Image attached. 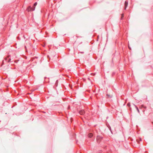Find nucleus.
I'll use <instances>...</instances> for the list:
<instances>
[{
    "label": "nucleus",
    "mask_w": 153,
    "mask_h": 153,
    "mask_svg": "<svg viewBox=\"0 0 153 153\" xmlns=\"http://www.w3.org/2000/svg\"><path fill=\"white\" fill-rule=\"evenodd\" d=\"M103 137L100 136H98L97 137V141L98 143L100 142L101 141Z\"/></svg>",
    "instance_id": "1"
},
{
    "label": "nucleus",
    "mask_w": 153,
    "mask_h": 153,
    "mask_svg": "<svg viewBox=\"0 0 153 153\" xmlns=\"http://www.w3.org/2000/svg\"><path fill=\"white\" fill-rule=\"evenodd\" d=\"M35 7H32L30 6L27 7V10L28 12H30L34 10L35 9Z\"/></svg>",
    "instance_id": "2"
},
{
    "label": "nucleus",
    "mask_w": 153,
    "mask_h": 153,
    "mask_svg": "<svg viewBox=\"0 0 153 153\" xmlns=\"http://www.w3.org/2000/svg\"><path fill=\"white\" fill-rule=\"evenodd\" d=\"M79 113L80 115H83L85 113V112L84 110H80L79 112Z\"/></svg>",
    "instance_id": "3"
},
{
    "label": "nucleus",
    "mask_w": 153,
    "mask_h": 153,
    "mask_svg": "<svg viewBox=\"0 0 153 153\" xmlns=\"http://www.w3.org/2000/svg\"><path fill=\"white\" fill-rule=\"evenodd\" d=\"M9 56H8L5 58V60L8 62H10L11 60L9 58Z\"/></svg>",
    "instance_id": "4"
},
{
    "label": "nucleus",
    "mask_w": 153,
    "mask_h": 153,
    "mask_svg": "<svg viewBox=\"0 0 153 153\" xmlns=\"http://www.w3.org/2000/svg\"><path fill=\"white\" fill-rule=\"evenodd\" d=\"M128 5V1H126L125 3V9L126 10L127 7Z\"/></svg>",
    "instance_id": "5"
},
{
    "label": "nucleus",
    "mask_w": 153,
    "mask_h": 153,
    "mask_svg": "<svg viewBox=\"0 0 153 153\" xmlns=\"http://www.w3.org/2000/svg\"><path fill=\"white\" fill-rule=\"evenodd\" d=\"M89 138H91L93 136V134L92 133H89L88 135Z\"/></svg>",
    "instance_id": "6"
},
{
    "label": "nucleus",
    "mask_w": 153,
    "mask_h": 153,
    "mask_svg": "<svg viewBox=\"0 0 153 153\" xmlns=\"http://www.w3.org/2000/svg\"><path fill=\"white\" fill-rule=\"evenodd\" d=\"M146 108V106H144V105H141L140 107V108Z\"/></svg>",
    "instance_id": "7"
},
{
    "label": "nucleus",
    "mask_w": 153,
    "mask_h": 153,
    "mask_svg": "<svg viewBox=\"0 0 153 153\" xmlns=\"http://www.w3.org/2000/svg\"><path fill=\"white\" fill-rule=\"evenodd\" d=\"M135 108L136 109H137V110L138 111V112L139 113H140V111L139 110L138 108L135 105Z\"/></svg>",
    "instance_id": "8"
},
{
    "label": "nucleus",
    "mask_w": 153,
    "mask_h": 153,
    "mask_svg": "<svg viewBox=\"0 0 153 153\" xmlns=\"http://www.w3.org/2000/svg\"><path fill=\"white\" fill-rule=\"evenodd\" d=\"M123 14H121V19H123Z\"/></svg>",
    "instance_id": "9"
},
{
    "label": "nucleus",
    "mask_w": 153,
    "mask_h": 153,
    "mask_svg": "<svg viewBox=\"0 0 153 153\" xmlns=\"http://www.w3.org/2000/svg\"><path fill=\"white\" fill-rule=\"evenodd\" d=\"M37 2H35V3H34V5H33V7H35V6H36L37 5Z\"/></svg>",
    "instance_id": "10"
},
{
    "label": "nucleus",
    "mask_w": 153,
    "mask_h": 153,
    "mask_svg": "<svg viewBox=\"0 0 153 153\" xmlns=\"http://www.w3.org/2000/svg\"><path fill=\"white\" fill-rule=\"evenodd\" d=\"M127 106H128V107H130V103L128 102V103H127Z\"/></svg>",
    "instance_id": "11"
},
{
    "label": "nucleus",
    "mask_w": 153,
    "mask_h": 153,
    "mask_svg": "<svg viewBox=\"0 0 153 153\" xmlns=\"http://www.w3.org/2000/svg\"><path fill=\"white\" fill-rule=\"evenodd\" d=\"M128 48H129V49L130 50H131V48H130V46H129V45H128Z\"/></svg>",
    "instance_id": "12"
},
{
    "label": "nucleus",
    "mask_w": 153,
    "mask_h": 153,
    "mask_svg": "<svg viewBox=\"0 0 153 153\" xmlns=\"http://www.w3.org/2000/svg\"><path fill=\"white\" fill-rule=\"evenodd\" d=\"M144 111H145V110H143V112H144Z\"/></svg>",
    "instance_id": "13"
},
{
    "label": "nucleus",
    "mask_w": 153,
    "mask_h": 153,
    "mask_svg": "<svg viewBox=\"0 0 153 153\" xmlns=\"http://www.w3.org/2000/svg\"><path fill=\"white\" fill-rule=\"evenodd\" d=\"M3 62H4V61H3Z\"/></svg>",
    "instance_id": "14"
},
{
    "label": "nucleus",
    "mask_w": 153,
    "mask_h": 153,
    "mask_svg": "<svg viewBox=\"0 0 153 153\" xmlns=\"http://www.w3.org/2000/svg\"><path fill=\"white\" fill-rule=\"evenodd\" d=\"M140 140H141V139H140Z\"/></svg>",
    "instance_id": "15"
},
{
    "label": "nucleus",
    "mask_w": 153,
    "mask_h": 153,
    "mask_svg": "<svg viewBox=\"0 0 153 153\" xmlns=\"http://www.w3.org/2000/svg\"><path fill=\"white\" fill-rule=\"evenodd\" d=\"M152 123V124H153V122Z\"/></svg>",
    "instance_id": "16"
}]
</instances>
